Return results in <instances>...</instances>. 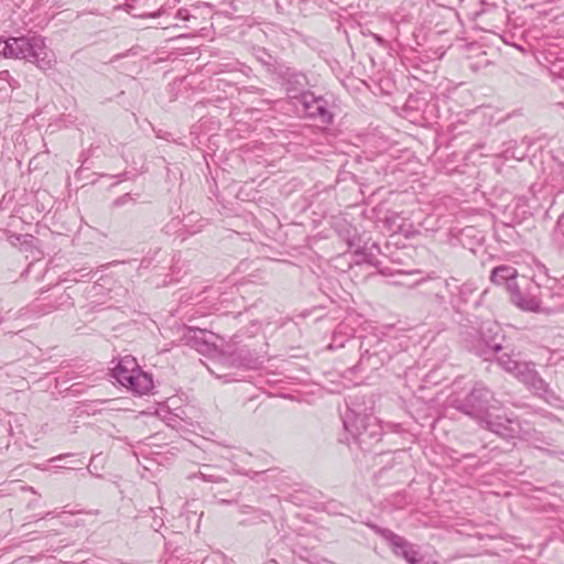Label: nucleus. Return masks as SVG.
Listing matches in <instances>:
<instances>
[{
	"label": "nucleus",
	"instance_id": "1",
	"mask_svg": "<svg viewBox=\"0 0 564 564\" xmlns=\"http://www.w3.org/2000/svg\"><path fill=\"white\" fill-rule=\"evenodd\" d=\"M354 399L350 395L346 402L347 410L343 414V424L361 448H369L380 441L381 427L377 417L368 413L369 409L357 404Z\"/></svg>",
	"mask_w": 564,
	"mask_h": 564
},
{
	"label": "nucleus",
	"instance_id": "2",
	"mask_svg": "<svg viewBox=\"0 0 564 564\" xmlns=\"http://www.w3.org/2000/svg\"><path fill=\"white\" fill-rule=\"evenodd\" d=\"M449 404L481 423L491 414V410L497 409L500 402L487 386L482 382H476L470 391L464 395L458 393L451 394Z\"/></svg>",
	"mask_w": 564,
	"mask_h": 564
},
{
	"label": "nucleus",
	"instance_id": "3",
	"mask_svg": "<svg viewBox=\"0 0 564 564\" xmlns=\"http://www.w3.org/2000/svg\"><path fill=\"white\" fill-rule=\"evenodd\" d=\"M11 54L13 58H22L35 63L42 70L51 69L55 63L52 52L46 47L44 39L40 35L12 37Z\"/></svg>",
	"mask_w": 564,
	"mask_h": 564
},
{
	"label": "nucleus",
	"instance_id": "4",
	"mask_svg": "<svg viewBox=\"0 0 564 564\" xmlns=\"http://www.w3.org/2000/svg\"><path fill=\"white\" fill-rule=\"evenodd\" d=\"M509 295L511 303L522 311L539 312L541 310V286L525 276H522L521 284H511Z\"/></svg>",
	"mask_w": 564,
	"mask_h": 564
},
{
	"label": "nucleus",
	"instance_id": "5",
	"mask_svg": "<svg viewBox=\"0 0 564 564\" xmlns=\"http://www.w3.org/2000/svg\"><path fill=\"white\" fill-rule=\"evenodd\" d=\"M487 430L505 440L530 436V431L524 430L521 422L506 415H488L481 423Z\"/></svg>",
	"mask_w": 564,
	"mask_h": 564
},
{
	"label": "nucleus",
	"instance_id": "6",
	"mask_svg": "<svg viewBox=\"0 0 564 564\" xmlns=\"http://www.w3.org/2000/svg\"><path fill=\"white\" fill-rule=\"evenodd\" d=\"M373 528L389 543L394 555L403 557L409 564H420L422 562V556L406 539L389 529Z\"/></svg>",
	"mask_w": 564,
	"mask_h": 564
},
{
	"label": "nucleus",
	"instance_id": "7",
	"mask_svg": "<svg viewBox=\"0 0 564 564\" xmlns=\"http://www.w3.org/2000/svg\"><path fill=\"white\" fill-rule=\"evenodd\" d=\"M304 116L317 119L322 123H330L333 116L327 108V101L323 97H316L313 93L302 95V98L295 102Z\"/></svg>",
	"mask_w": 564,
	"mask_h": 564
},
{
	"label": "nucleus",
	"instance_id": "8",
	"mask_svg": "<svg viewBox=\"0 0 564 564\" xmlns=\"http://www.w3.org/2000/svg\"><path fill=\"white\" fill-rule=\"evenodd\" d=\"M284 84L288 96L299 101L302 98V95L311 93L306 90L307 78L304 74L288 69L284 74Z\"/></svg>",
	"mask_w": 564,
	"mask_h": 564
},
{
	"label": "nucleus",
	"instance_id": "9",
	"mask_svg": "<svg viewBox=\"0 0 564 564\" xmlns=\"http://www.w3.org/2000/svg\"><path fill=\"white\" fill-rule=\"evenodd\" d=\"M121 379L126 381L122 386L131 390L137 394H147L153 389L152 376L148 372L142 371L140 368L133 373V376L124 377L119 375Z\"/></svg>",
	"mask_w": 564,
	"mask_h": 564
},
{
	"label": "nucleus",
	"instance_id": "10",
	"mask_svg": "<svg viewBox=\"0 0 564 564\" xmlns=\"http://www.w3.org/2000/svg\"><path fill=\"white\" fill-rule=\"evenodd\" d=\"M232 362L239 367L258 368L262 364V355L243 345L231 352Z\"/></svg>",
	"mask_w": 564,
	"mask_h": 564
},
{
	"label": "nucleus",
	"instance_id": "11",
	"mask_svg": "<svg viewBox=\"0 0 564 564\" xmlns=\"http://www.w3.org/2000/svg\"><path fill=\"white\" fill-rule=\"evenodd\" d=\"M518 270L508 264H502L491 270L490 280L496 285H506L508 293H510L511 284H519L517 281Z\"/></svg>",
	"mask_w": 564,
	"mask_h": 564
},
{
	"label": "nucleus",
	"instance_id": "12",
	"mask_svg": "<svg viewBox=\"0 0 564 564\" xmlns=\"http://www.w3.org/2000/svg\"><path fill=\"white\" fill-rule=\"evenodd\" d=\"M523 372L520 373L519 380L530 387L535 393L542 394L547 391L546 382L539 376L534 369V365L522 366Z\"/></svg>",
	"mask_w": 564,
	"mask_h": 564
},
{
	"label": "nucleus",
	"instance_id": "13",
	"mask_svg": "<svg viewBox=\"0 0 564 564\" xmlns=\"http://www.w3.org/2000/svg\"><path fill=\"white\" fill-rule=\"evenodd\" d=\"M523 372L520 373L519 380L530 387L535 393L542 394L547 391L546 382L539 376L534 369V365L522 366Z\"/></svg>",
	"mask_w": 564,
	"mask_h": 564
},
{
	"label": "nucleus",
	"instance_id": "14",
	"mask_svg": "<svg viewBox=\"0 0 564 564\" xmlns=\"http://www.w3.org/2000/svg\"><path fill=\"white\" fill-rule=\"evenodd\" d=\"M205 336L206 332L204 329L189 327L185 329L182 339L185 345L199 352H204L209 349V343Z\"/></svg>",
	"mask_w": 564,
	"mask_h": 564
},
{
	"label": "nucleus",
	"instance_id": "15",
	"mask_svg": "<svg viewBox=\"0 0 564 564\" xmlns=\"http://www.w3.org/2000/svg\"><path fill=\"white\" fill-rule=\"evenodd\" d=\"M138 368L134 358L124 357L118 362L117 367L112 369V376L122 386L126 381L121 379L119 375L124 377L133 376Z\"/></svg>",
	"mask_w": 564,
	"mask_h": 564
},
{
	"label": "nucleus",
	"instance_id": "16",
	"mask_svg": "<svg viewBox=\"0 0 564 564\" xmlns=\"http://www.w3.org/2000/svg\"><path fill=\"white\" fill-rule=\"evenodd\" d=\"M498 364L508 372L513 373L518 379L520 373L523 372L522 366H529V362H520L516 360L510 354L503 352L497 358Z\"/></svg>",
	"mask_w": 564,
	"mask_h": 564
},
{
	"label": "nucleus",
	"instance_id": "17",
	"mask_svg": "<svg viewBox=\"0 0 564 564\" xmlns=\"http://www.w3.org/2000/svg\"><path fill=\"white\" fill-rule=\"evenodd\" d=\"M383 362V359L379 356V351L375 350L370 352L369 349H365L359 359V367L362 369L370 368V369H377L379 366H381Z\"/></svg>",
	"mask_w": 564,
	"mask_h": 564
},
{
	"label": "nucleus",
	"instance_id": "18",
	"mask_svg": "<svg viewBox=\"0 0 564 564\" xmlns=\"http://www.w3.org/2000/svg\"><path fill=\"white\" fill-rule=\"evenodd\" d=\"M524 426V430L530 431V436L527 437H520L523 441H527L534 445L535 447H541L542 444L544 445H551V442L547 437H545L541 432L536 431L535 429L531 427L529 423H522Z\"/></svg>",
	"mask_w": 564,
	"mask_h": 564
},
{
	"label": "nucleus",
	"instance_id": "19",
	"mask_svg": "<svg viewBox=\"0 0 564 564\" xmlns=\"http://www.w3.org/2000/svg\"><path fill=\"white\" fill-rule=\"evenodd\" d=\"M524 426V430L530 431V436L527 437H520L523 441H527L534 445L535 447H541L542 444L544 445H551V442L547 437H545L541 432L536 431L535 429L531 427L529 423H522Z\"/></svg>",
	"mask_w": 564,
	"mask_h": 564
},
{
	"label": "nucleus",
	"instance_id": "20",
	"mask_svg": "<svg viewBox=\"0 0 564 564\" xmlns=\"http://www.w3.org/2000/svg\"><path fill=\"white\" fill-rule=\"evenodd\" d=\"M355 253L359 257H361L362 262H367L373 267H378L379 261L378 259L370 252H366L365 250H355Z\"/></svg>",
	"mask_w": 564,
	"mask_h": 564
},
{
	"label": "nucleus",
	"instance_id": "21",
	"mask_svg": "<svg viewBox=\"0 0 564 564\" xmlns=\"http://www.w3.org/2000/svg\"><path fill=\"white\" fill-rule=\"evenodd\" d=\"M12 37L0 40V56L12 57Z\"/></svg>",
	"mask_w": 564,
	"mask_h": 564
},
{
	"label": "nucleus",
	"instance_id": "22",
	"mask_svg": "<svg viewBox=\"0 0 564 564\" xmlns=\"http://www.w3.org/2000/svg\"><path fill=\"white\" fill-rule=\"evenodd\" d=\"M474 291H475V288L471 284L465 283L459 289V296L464 301H467L468 295H470Z\"/></svg>",
	"mask_w": 564,
	"mask_h": 564
},
{
	"label": "nucleus",
	"instance_id": "23",
	"mask_svg": "<svg viewBox=\"0 0 564 564\" xmlns=\"http://www.w3.org/2000/svg\"><path fill=\"white\" fill-rule=\"evenodd\" d=\"M0 79L7 80L12 89L18 87V82L11 77L8 70L0 72Z\"/></svg>",
	"mask_w": 564,
	"mask_h": 564
},
{
	"label": "nucleus",
	"instance_id": "24",
	"mask_svg": "<svg viewBox=\"0 0 564 564\" xmlns=\"http://www.w3.org/2000/svg\"><path fill=\"white\" fill-rule=\"evenodd\" d=\"M199 477L205 481H213V482H220L223 481V478L217 475L207 474L204 471H199Z\"/></svg>",
	"mask_w": 564,
	"mask_h": 564
},
{
	"label": "nucleus",
	"instance_id": "25",
	"mask_svg": "<svg viewBox=\"0 0 564 564\" xmlns=\"http://www.w3.org/2000/svg\"><path fill=\"white\" fill-rule=\"evenodd\" d=\"M130 200H131V196H130V194H128V193H127V194H124V195H122V196L118 197V198L113 202V206H116V207H120V206L126 205V204H127L128 202H130Z\"/></svg>",
	"mask_w": 564,
	"mask_h": 564
},
{
	"label": "nucleus",
	"instance_id": "26",
	"mask_svg": "<svg viewBox=\"0 0 564 564\" xmlns=\"http://www.w3.org/2000/svg\"><path fill=\"white\" fill-rule=\"evenodd\" d=\"M291 0H273V4L275 6L278 11H283L286 7H289Z\"/></svg>",
	"mask_w": 564,
	"mask_h": 564
},
{
	"label": "nucleus",
	"instance_id": "27",
	"mask_svg": "<svg viewBox=\"0 0 564 564\" xmlns=\"http://www.w3.org/2000/svg\"><path fill=\"white\" fill-rule=\"evenodd\" d=\"M310 564H335L334 562L329 561V560H326V558H323V557H317V556H313L311 560H308Z\"/></svg>",
	"mask_w": 564,
	"mask_h": 564
},
{
	"label": "nucleus",
	"instance_id": "28",
	"mask_svg": "<svg viewBox=\"0 0 564 564\" xmlns=\"http://www.w3.org/2000/svg\"><path fill=\"white\" fill-rule=\"evenodd\" d=\"M556 228L562 232L564 236V212L560 215L557 221H556Z\"/></svg>",
	"mask_w": 564,
	"mask_h": 564
},
{
	"label": "nucleus",
	"instance_id": "29",
	"mask_svg": "<svg viewBox=\"0 0 564 564\" xmlns=\"http://www.w3.org/2000/svg\"><path fill=\"white\" fill-rule=\"evenodd\" d=\"M132 9H133V6H132V4H130V3H126V4H124V10H126L128 13H131Z\"/></svg>",
	"mask_w": 564,
	"mask_h": 564
},
{
	"label": "nucleus",
	"instance_id": "30",
	"mask_svg": "<svg viewBox=\"0 0 564 564\" xmlns=\"http://www.w3.org/2000/svg\"><path fill=\"white\" fill-rule=\"evenodd\" d=\"M219 503H221V505H227V503H230V501H229V500L221 499V500H219Z\"/></svg>",
	"mask_w": 564,
	"mask_h": 564
},
{
	"label": "nucleus",
	"instance_id": "31",
	"mask_svg": "<svg viewBox=\"0 0 564 564\" xmlns=\"http://www.w3.org/2000/svg\"><path fill=\"white\" fill-rule=\"evenodd\" d=\"M500 349V346L499 345H496L495 346V350H499Z\"/></svg>",
	"mask_w": 564,
	"mask_h": 564
},
{
	"label": "nucleus",
	"instance_id": "32",
	"mask_svg": "<svg viewBox=\"0 0 564 564\" xmlns=\"http://www.w3.org/2000/svg\"><path fill=\"white\" fill-rule=\"evenodd\" d=\"M62 456H58V457H54L52 460H57V459H61Z\"/></svg>",
	"mask_w": 564,
	"mask_h": 564
}]
</instances>
